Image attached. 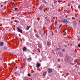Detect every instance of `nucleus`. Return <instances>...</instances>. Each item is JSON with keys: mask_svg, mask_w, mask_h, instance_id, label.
Here are the masks:
<instances>
[{"mask_svg": "<svg viewBox=\"0 0 80 80\" xmlns=\"http://www.w3.org/2000/svg\"><path fill=\"white\" fill-rule=\"evenodd\" d=\"M3 42H0V46H1V47H2V46H3Z\"/></svg>", "mask_w": 80, "mask_h": 80, "instance_id": "20e7f679", "label": "nucleus"}, {"mask_svg": "<svg viewBox=\"0 0 80 80\" xmlns=\"http://www.w3.org/2000/svg\"><path fill=\"white\" fill-rule=\"evenodd\" d=\"M60 49L59 48H57V50H59Z\"/></svg>", "mask_w": 80, "mask_h": 80, "instance_id": "a878e982", "label": "nucleus"}, {"mask_svg": "<svg viewBox=\"0 0 80 80\" xmlns=\"http://www.w3.org/2000/svg\"><path fill=\"white\" fill-rule=\"evenodd\" d=\"M62 51H63V52H64L65 51V50L64 49H63Z\"/></svg>", "mask_w": 80, "mask_h": 80, "instance_id": "bb28decb", "label": "nucleus"}, {"mask_svg": "<svg viewBox=\"0 0 80 80\" xmlns=\"http://www.w3.org/2000/svg\"><path fill=\"white\" fill-rule=\"evenodd\" d=\"M48 73H50L52 72V69H49L48 70Z\"/></svg>", "mask_w": 80, "mask_h": 80, "instance_id": "7ed1b4c3", "label": "nucleus"}, {"mask_svg": "<svg viewBox=\"0 0 80 80\" xmlns=\"http://www.w3.org/2000/svg\"><path fill=\"white\" fill-rule=\"evenodd\" d=\"M18 28V31H19V32H20V33H22V30H21V29H20L18 28Z\"/></svg>", "mask_w": 80, "mask_h": 80, "instance_id": "f03ea898", "label": "nucleus"}, {"mask_svg": "<svg viewBox=\"0 0 80 80\" xmlns=\"http://www.w3.org/2000/svg\"><path fill=\"white\" fill-rule=\"evenodd\" d=\"M29 28H30V27L29 26H28L27 27V28L26 29H27V30H29Z\"/></svg>", "mask_w": 80, "mask_h": 80, "instance_id": "9d476101", "label": "nucleus"}, {"mask_svg": "<svg viewBox=\"0 0 80 80\" xmlns=\"http://www.w3.org/2000/svg\"><path fill=\"white\" fill-rule=\"evenodd\" d=\"M53 19H55V17H53Z\"/></svg>", "mask_w": 80, "mask_h": 80, "instance_id": "393cba45", "label": "nucleus"}, {"mask_svg": "<svg viewBox=\"0 0 80 80\" xmlns=\"http://www.w3.org/2000/svg\"><path fill=\"white\" fill-rule=\"evenodd\" d=\"M28 62H30V61H31V60H32V58L31 57H30L28 59Z\"/></svg>", "mask_w": 80, "mask_h": 80, "instance_id": "39448f33", "label": "nucleus"}, {"mask_svg": "<svg viewBox=\"0 0 80 80\" xmlns=\"http://www.w3.org/2000/svg\"><path fill=\"white\" fill-rule=\"evenodd\" d=\"M34 53H34V52H33V53H32L33 55V54H34Z\"/></svg>", "mask_w": 80, "mask_h": 80, "instance_id": "7c9ffc66", "label": "nucleus"}, {"mask_svg": "<svg viewBox=\"0 0 80 80\" xmlns=\"http://www.w3.org/2000/svg\"><path fill=\"white\" fill-rule=\"evenodd\" d=\"M14 22H16V23H18V21H17V20H15Z\"/></svg>", "mask_w": 80, "mask_h": 80, "instance_id": "dca6fc26", "label": "nucleus"}, {"mask_svg": "<svg viewBox=\"0 0 80 80\" xmlns=\"http://www.w3.org/2000/svg\"><path fill=\"white\" fill-rule=\"evenodd\" d=\"M60 59H58V62H60Z\"/></svg>", "mask_w": 80, "mask_h": 80, "instance_id": "cd10ccee", "label": "nucleus"}, {"mask_svg": "<svg viewBox=\"0 0 80 80\" xmlns=\"http://www.w3.org/2000/svg\"><path fill=\"white\" fill-rule=\"evenodd\" d=\"M17 8H14V10H17Z\"/></svg>", "mask_w": 80, "mask_h": 80, "instance_id": "b1692460", "label": "nucleus"}, {"mask_svg": "<svg viewBox=\"0 0 80 80\" xmlns=\"http://www.w3.org/2000/svg\"><path fill=\"white\" fill-rule=\"evenodd\" d=\"M50 43L49 42H48L47 45H48V46H50Z\"/></svg>", "mask_w": 80, "mask_h": 80, "instance_id": "9b49d317", "label": "nucleus"}, {"mask_svg": "<svg viewBox=\"0 0 80 80\" xmlns=\"http://www.w3.org/2000/svg\"><path fill=\"white\" fill-rule=\"evenodd\" d=\"M38 47H39V48H42V45H38Z\"/></svg>", "mask_w": 80, "mask_h": 80, "instance_id": "ddd939ff", "label": "nucleus"}, {"mask_svg": "<svg viewBox=\"0 0 80 80\" xmlns=\"http://www.w3.org/2000/svg\"><path fill=\"white\" fill-rule=\"evenodd\" d=\"M1 7H3V5H2L1 6Z\"/></svg>", "mask_w": 80, "mask_h": 80, "instance_id": "c756f323", "label": "nucleus"}, {"mask_svg": "<svg viewBox=\"0 0 80 80\" xmlns=\"http://www.w3.org/2000/svg\"><path fill=\"white\" fill-rule=\"evenodd\" d=\"M59 54L60 55H62V53L59 52Z\"/></svg>", "mask_w": 80, "mask_h": 80, "instance_id": "2eb2a0df", "label": "nucleus"}, {"mask_svg": "<svg viewBox=\"0 0 80 80\" xmlns=\"http://www.w3.org/2000/svg\"><path fill=\"white\" fill-rule=\"evenodd\" d=\"M78 47H80V44H79L78 45Z\"/></svg>", "mask_w": 80, "mask_h": 80, "instance_id": "5701e85b", "label": "nucleus"}, {"mask_svg": "<svg viewBox=\"0 0 80 80\" xmlns=\"http://www.w3.org/2000/svg\"><path fill=\"white\" fill-rule=\"evenodd\" d=\"M57 21H56L55 22V25H56L57 24Z\"/></svg>", "mask_w": 80, "mask_h": 80, "instance_id": "412c9836", "label": "nucleus"}, {"mask_svg": "<svg viewBox=\"0 0 80 80\" xmlns=\"http://www.w3.org/2000/svg\"><path fill=\"white\" fill-rule=\"evenodd\" d=\"M27 50V48H24L23 49V51H26Z\"/></svg>", "mask_w": 80, "mask_h": 80, "instance_id": "1a4fd4ad", "label": "nucleus"}, {"mask_svg": "<svg viewBox=\"0 0 80 80\" xmlns=\"http://www.w3.org/2000/svg\"><path fill=\"white\" fill-rule=\"evenodd\" d=\"M63 32L64 33H65H65H66V32H65V31H63Z\"/></svg>", "mask_w": 80, "mask_h": 80, "instance_id": "aec40b11", "label": "nucleus"}, {"mask_svg": "<svg viewBox=\"0 0 80 80\" xmlns=\"http://www.w3.org/2000/svg\"><path fill=\"white\" fill-rule=\"evenodd\" d=\"M26 80H28V79H26Z\"/></svg>", "mask_w": 80, "mask_h": 80, "instance_id": "72a5a7b5", "label": "nucleus"}, {"mask_svg": "<svg viewBox=\"0 0 80 80\" xmlns=\"http://www.w3.org/2000/svg\"><path fill=\"white\" fill-rule=\"evenodd\" d=\"M47 74V72H44L43 73V76H45L46 74Z\"/></svg>", "mask_w": 80, "mask_h": 80, "instance_id": "0eeeda50", "label": "nucleus"}, {"mask_svg": "<svg viewBox=\"0 0 80 80\" xmlns=\"http://www.w3.org/2000/svg\"><path fill=\"white\" fill-rule=\"evenodd\" d=\"M57 2V1H55V0H54V3H56Z\"/></svg>", "mask_w": 80, "mask_h": 80, "instance_id": "4468645a", "label": "nucleus"}, {"mask_svg": "<svg viewBox=\"0 0 80 80\" xmlns=\"http://www.w3.org/2000/svg\"><path fill=\"white\" fill-rule=\"evenodd\" d=\"M56 32H57V31H56Z\"/></svg>", "mask_w": 80, "mask_h": 80, "instance_id": "c9c22d12", "label": "nucleus"}, {"mask_svg": "<svg viewBox=\"0 0 80 80\" xmlns=\"http://www.w3.org/2000/svg\"><path fill=\"white\" fill-rule=\"evenodd\" d=\"M46 18H47V17H46L45 18V19H46Z\"/></svg>", "mask_w": 80, "mask_h": 80, "instance_id": "2f4dec72", "label": "nucleus"}, {"mask_svg": "<svg viewBox=\"0 0 80 80\" xmlns=\"http://www.w3.org/2000/svg\"><path fill=\"white\" fill-rule=\"evenodd\" d=\"M28 76L29 77H30V74H28Z\"/></svg>", "mask_w": 80, "mask_h": 80, "instance_id": "4be33fe9", "label": "nucleus"}, {"mask_svg": "<svg viewBox=\"0 0 80 80\" xmlns=\"http://www.w3.org/2000/svg\"><path fill=\"white\" fill-rule=\"evenodd\" d=\"M36 37L37 38H39V36H38V35L37 34L36 35Z\"/></svg>", "mask_w": 80, "mask_h": 80, "instance_id": "f8f14e48", "label": "nucleus"}, {"mask_svg": "<svg viewBox=\"0 0 80 80\" xmlns=\"http://www.w3.org/2000/svg\"><path fill=\"white\" fill-rule=\"evenodd\" d=\"M42 8H43V6H40V7H39V9L40 10H42Z\"/></svg>", "mask_w": 80, "mask_h": 80, "instance_id": "423d86ee", "label": "nucleus"}, {"mask_svg": "<svg viewBox=\"0 0 80 80\" xmlns=\"http://www.w3.org/2000/svg\"><path fill=\"white\" fill-rule=\"evenodd\" d=\"M58 68H60V66H59Z\"/></svg>", "mask_w": 80, "mask_h": 80, "instance_id": "c85d7f7f", "label": "nucleus"}, {"mask_svg": "<svg viewBox=\"0 0 80 80\" xmlns=\"http://www.w3.org/2000/svg\"><path fill=\"white\" fill-rule=\"evenodd\" d=\"M75 63H71V65H75Z\"/></svg>", "mask_w": 80, "mask_h": 80, "instance_id": "f3484780", "label": "nucleus"}, {"mask_svg": "<svg viewBox=\"0 0 80 80\" xmlns=\"http://www.w3.org/2000/svg\"><path fill=\"white\" fill-rule=\"evenodd\" d=\"M2 58H1V60H2Z\"/></svg>", "mask_w": 80, "mask_h": 80, "instance_id": "473e14b6", "label": "nucleus"}, {"mask_svg": "<svg viewBox=\"0 0 80 80\" xmlns=\"http://www.w3.org/2000/svg\"><path fill=\"white\" fill-rule=\"evenodd\" d=\"M62 22L64 23H65L66 24H67V23H68V21L66 19H64L62 21Z\"/></svg>", "mask_w": 80, "mask_h": 80, "instance_id": "f257e3e1", "label": "nucleus"}, {"mask_svg": "<svg viewBox=\"0 0 80 80\" xmlns=\"http://www.w3.org/2000/svg\"><path fill=\"white\" fill-rule=\"evenodd\" d=\"M71 7H72V6H71Z\"/></svg>", "mask_w": 80, "mask_h": 80, "instance_id": "e433bc0d", "label": "nucleus"}, {"mask_svg": "<svg viewBox=\"0 0 80 80\" xmlns=\"http://www.w3.org/2000/svg\"><path fill=\"white\" fill-rule=\"evenodd\" d=\"M78 8H79V10H80V5H79L78 6Z\"/></svg>", "mask_w": 80, "mask_h": 80, "instance_id": "a211bd4d", "label": "nucleus"}, {"mask_svg": "<svg viewBox=\"0 0 80 80\" xmlns=\"http://www.w3.org/2000/svg\"><path fill=\"white\" fill-rule=\"evenodd\" d=\"M43 3H45V4H46V1H43Z\"/></svg>", "mask_w": 80, "mask_h": 80, "instance_id": "6ab92c4d", "label": "nucleus"}, {"mask_svg": "<svg viewBox=\"0 0 80 80\" xmlns=\"http://www.w3.org/2000/svg\"><path fill=\"white\" fill-rule=\"evenodd\" d=\"M16 68H17V67H16Z\"/></svg>", "mask_w": 80, "mask_h": 80, "instance_id": "f704fd0d", "label": "nucleus"}, {"mask_svg": "<svg viewBox=\"0 0 80 80\" xmlns=\"http://www.w3.org/2000/svg\"><path fill=\"white\" fill-rule=\"evenodd\" d=\"M40 64H37L36 67H38H38H40Z\"/></svg>", "mask_w": 80, "mask_h": 80, "instance_id": "6e6552de", "label": "nucleus"}]
</instances>
